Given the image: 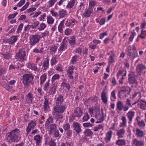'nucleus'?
I'll list each match as a JSON object with an SVG mask.
<instances>
[{
	"label": "nucleus",
	"mask_w": 146,
	"mask_h": 146,
	"mask_svg": "<svg viewBox=\"0 0 146 146\" xmlns=\"http://www.w3.org/2000/svg\"><path fill=\"white\" fill-rule=\"evenodd\" d=\"M49 82V80H48L46 82L45 84L44 85V87L43 88V90L44 91H46L48 89L50 85Z\"/></svg>",
	"instance_id": "5fc2aeb1"
},
{
	"label": "nucleus",
	"mask_w": 146,
	"mask_h": 146,
	"mask_svg": "<svg viewBox=\"0 0 146 146\" xmlns=\"http://www.w3.org/2000/svg\"><path fill=\"white\" fill-rule=\"evenodd\" d=\"M95 114V116H97L100 114V108L98 106H95L94 108V113Z\"/></svg>",
	"instance_id": "8fccbe9b"
},
{
	"label": "nucleus",
	"mask_w": 146,
	"mask_h": 146,
	"mask_svg": "<svg viewBox=\"0 0 146 146\" xmlns=\"http://www.w3.org/2000/svg\"><path fill=\"white\" fill-rule=\"evenodd\" d=\"M66 108L65 105L56 104L53 108L52 114L54 117L57 118L60 116V113H62L64 112Z\"/></svg>",
	"instance_id": "f03ea898"
},
{
	"label": "nucleus",
	"mask_w": 146,
	"mask_h": 146,
	"mask_svg": "<svg viewBox=\"0 0 146 146\" xmlns=\"http://www.w3.org/2000/svg\"><path fill=\"white\" fill-rule=\"evenodd\" d=\"M34 139L36 142V146H39L41 145L42 141V137L37 135L34 137Z\"/></svg>",
	"instance_id": "a211bd4d"
},
{
	"label": "nucleus",
	"mask_w": 146,
	"mask_h": 146,
	"mask_svg": "<svg viewBox=\"0 0 146 146\" xmlns=\"http://www.w3.org/2000/svg\"><path fill=\"white\" fill-rule=\"evenodd\" d=\"M126 116L128 120V123L131 124L135 116V112L132 110H130L126 113Z\"/></svg>",
	"instance_id": "9b49d317"
},
{
	"label": "nucleus",
	"mask_w": 146,
	"mask_h": 146,
	"mask_svg": "<svg viewBox=\"0 0 146 146\" xmlns=\"http://www.w3.org/2000/svg\"><path fill=\"white\" fill-rule=\"evenodd\" d=\"M56 2L53 0H49L46 3V6L47 8H49L52 7Z\"/></svg>",
	"instance_id": "a18cd8bd"
},
{
	"label": "nucleus",
	"mask_w": 146,
	"mask_h": 146,
	"mask_svg": "<svg viewBox=\"0 0 146 146\" xmlns=\"http://www.w3.org/2000/svg\"><path fill=\"white\" fill-rule=\"evenodd\" d=\"M146 68V66L142 64H138L136 67L137 72L139 75H141L142 71Z\"/></svg>",
	"instance_id": "6ab92c4d"
},
{
	"label": "nucleus",
	"mask_w": 146,
	"mask_h": 146,
	"mask_svg": "<svg viewBox=\"0 0 146 146\" xmlns=\"http://www.w3.org/2000/svg\"><path fill=\"white\" fill-rule=\"evenodd\" d=\"M50 12L53 17H57L58 16V14L54 10L52 9L50 10Z\"/></svg>",
	"instance_id": "774afa93"
},
{
	"label": "nucleus",
	"mask_w": 146,
	"mask_h": 146,
	"mask_svg": "<svg viewBox=\"0 0 146 146\" xmlns=\"http://www.w3.org/2000/svg\"><path fill=\"white\" fill-rule=\"evenodd\" d=\"M90 117L88 113L86 112L84 113V115L82 118V122L86 121H88Z\"/></svg>",
	"instance_id": "864d4df0"
},
{
	"label": "nucleus",
	"mask_w": 146,
	"mask_h": 146,
	"mask_svg": "<svg viewBox=\"0 0 146 146\" xmlns=\"http://www.w3.org/2000/svg\"><path fill=\"white\" fill-rule=\"evenodd\" d=\"M72 131L70 129L67 131L66 132L67 138L69 139L72 135Z\"/></svg>",
	"instance_id": "0e129e2a"
},
{
	"label": "nucleus",
	"mask_w": 146,
	"mask_h": 146,
	"mask_svg": "<svg viewBox=\"0 0 146 146\" xmlns=\"http://www.w3.org/2000/svg\"><path fill=\"white\" fill-rule=\"evenodd\" d=\"M116 110L120 111L123 110L124 111H127L129 109V107L127 105L124 106L123 103L121 101H119L116 104Z\"/></svg>",
	"instance_id": "0eeeda50"
},
{
	"label": "nucleus",
	"mask_w": 146,
	"mask_h": 146,
	"mask_svg": "<svg viewBox=\"0 0 146 146\" xmlns=\"http://www.w3.org/2000/svg\"><path fill=\"white\" fill-rule=\"evenodd\" d=\"M34 97L31 93H29L25 97L27 103L31 104L33 102Z\"/></svg>",
	"instance_id": "b1692460"
},
{
	"label": "nucleus",
	"mask_w": 146,
	"mask_h": 146,
	"mask_svg": "<svg viewBox=\"0 0 146 146\" xmlns=\"http://www.w3.org/2000/svg\"><path fill=\"white\" fill-rule=\"evenodd\" d=\"M72 127L73 129V133L74 135H77L82 131V127L77 122L73 123Z\"/></svg>",
	"instance_id": "39448f33"
},
{
	"label": "nucleus",
	"mask_w": 146,
	"mask_h": 146,
	"mask_svg": "<svg viewBox=\"0 0 146 146\" xmlns=\"http://www.w3.org/2000/svg\"><path fill=\"white\" fill-rule=\"evenodd\" d=\"M78 9L81 12H82L83 11L84 9V5L83 2H81L80 3Z\"/></svg>",
	"instance_id": "6e6d98bb"
},
{
	"label": "nucleus",
	"mask_w": 146,
	"mask_h": 146,
	"mask_svg": "<svg viewBox=\"0 0 146 146\" xmlns=\"http://www.w3.org/2000/svg\"><path fill=\"white\" fill-rule=\"evenodd\" d=\"M7 72V70L3 66H0V76H3Z\"/></svg>",
	"instance_id": "37998d69"
},
{
	"label": "nucleus",
	"mask_w": 146,
	"mask_h": 146,
	"mask_svg": "<svg viewBox=\"0 0 146 146\" xmlns=\"http://www.w3.org/2000/svg\"><path fill=\"white\" fill-rule=\"evenodd\" d=\"M30 43L31 45L33 46L38 42L40 38L37 37H30Z\"/></svg>",
	"instance_id": "f704fd0d"
},
{
	"label": "nucleus",
	"mask_w": 146,
	"mask_h": 146,
	"mask_svg": "<svg viewBox=\"0 0 146 146\" xmlns=\"http://www.w3.org/2000/svg\"><path fill=\"white\" fill-rule=\"evenodd\" d=\"M63 102V96L61 95H59L56 100V104L61 105Z\"/></svg>",
	"instance_id": "4c0bfd02"
},
{
	"label": "nucleus",
	"mask_w": 146,
	"mask_h": 146,
	"mask_svg": "<svg viewBox=\"0 0 146 146\" xmlns=\"http://www.w3.org/2000/svg\"><path fill=\"white\" fill-rule=\"evenodd\" d=\"M20 131L17 129H15L7 134L5 140L7 142L10 143L17 142L21 139L20 135Z\"/></svg>",
	"instance_id": "f257e3e1"
},
{
	"label": "nucleus",
	"mask_w": 146,
	"mask_h": 146,
	"mask_svg": "<svg viewBox=\"0 0 146 146\" xmlns=\"http://www.w3.org/2000/svg\"><path fill=\"white\" fill-rule=\"evenodd\" d=\"M57 47L56 46H53L50 48V53L52 54H53L55 53L57 49Z\"/></svg>",
	"instance_id": "e2e57ef3"
},
{
	"label": "nucleus",
	"mask_w": 146,
	"mask_h": 146,
	"mask_svg": "<svg viewBox=\"0 0 146 146\" xmlns=\"http://www.w3.org/2000/svg\"><path fill=\"white\" fill-rule=\"evenodd\" d=\"M53 118L52 116L51 115H49L48 118L46 121V123L49 124L50 122L53 123Z\"/></svg>",
	"instance_id": "680f3d73"
},
{
	"label": "nucleus",
	"mask_w": 146,
	"mask_h": 146,
	"mask_svg": "<svg viewBox=\"0 0 146 146\" xmlns=\"http://www.w3.org/2000/svg\"><path fill=\"white\" fill-rule=\"evenodd\" d=\"M108 98V96L106 93L104 91H102L101 93V99L104 104H107Z\"/></svg>",
	"instance_id": "aec40b11"
},
{
	"label": "nucleus",
	"mask_w": 146,
	"mask_h": 146,
	"mask_svg": "<svg viewBox=\"0 0 146 146\" xmlns=\"http://www.w3.org/2000/svg\"><path fill=\"white\" fill-rule=\"evenodd\" d=\"M65 19L63 20L59 24L58 28L59 31V33H62V32L63 29L64 27V24Z\"/></svg>",
	"instance_id": "473e14b6"
},
{
	"label": "nucleus",
	"mask_w": 146,
	"mask_h": 146,
	"mask_svg": "<svg viewBox=\"0 0 146 146\" xmlns=\"http://www.w3.org/2000/svg\"><path fill=\"white\" fill-rule=\"evenodd\" d=\"M46 25L44 23H42L38 26V29L40 31L43 30L46 27Z\"/></svg>",
	"instance_id": "603ef678"
},
{
	"label": "nucleus",
	"mask_w": 146,
	"mask_h": 146,
	"mask_svg": "<svg viewBox=\"0 0 146 146\" xmlns=\"http://www.w3.org/2000/svg\"><path fill=\"white\" fill-rule=\"evenodd\" d=\"M141 94L139 92H136L132 96L133 98H136L137 100H139L141 98Z\"/></svg>",
	"instance_id": "69168bd1"
},
{
	"label": "nucleus",
	"mask_w": 146,
	"mask_h": 146,
	"mask_svg": "<svg viewBox=\"0 0 146 146\" xmlns=\"http://www.w3.org/2000/svg\"><path fill=\"white\" fill-rule=\"evenodd\" d=\"M95 5V2L94 1H91L89 2L88 8L93 9Z\"/></svg>",
	"instance_id": "052dcab7"
},
{
	"label": "nucleus",
	"mask_w": 146,
	"mask_h": 146,
	"mask_svg": "<svg viewBox=\"0 0 146 146\" xmlns=\"http://www.w3.org/2000/svg\"><path fill=\"white\" fill-rule=\"evenodd\" d=\"M113 133V131L111 130H109L106 133L104 140L106 143H108L110 141Z\"/></svg>",
	"instance_id": "4468645a"
},
{
	"label": "nucleus",
	"mask_w": 146,
	"mask_h": 146,
	"mask_svg": "<svg viewBox=\"0 0 146 146\" xmlns=\"http://www.w3.org/2000/svg\"><path fill=\"white\" fill-rule=\"evenodd\" d=\"M115 92V91L114 90L111 92L110 99L112 101H115L116 99Z\"/></svg>",
	"instance_id": "3c124183"
},
{
	"label": "nucleus",
	"mask_w": 146,
	"mask_h": 146,
	"mask_svg": "<svg viewBox=\"0 0 146 146\" xmlns=\"http://www.w3.org/2000/svg\"><path fill=\"white\" fill-rule=\"evenodd\" d=\"M84 134L87 136H90L92 135L93 134V132L91 129H86L84 132Z\"/></svg>",
	"instance_id": "09e8293b"
},
{
	"label": "nucleus",
	"mask_w": 146,
	"mask_h": 146,
	"mask_svg": "<svg viewBox=\"0 0 146 146\" xmlns=\"http://www.w3.org/2000/svg\"><path fill=\"white\" fill-rule=\"evenodd\" d=\"M56 127V125L55 124H52L50 125L49 126V130L48 131L49 134L50 135L52 134L54 131L57 129Z\"/></svg>",
	"instance_id": "7c9ffc66"
},
{
	"label": "nucleus",
	"mask_w": 146,
	"mask_h": 146,
	"mask_svg": "<svg viewBox=\"0 0 146 146\" xmlns=\"http://www.w3.org/2000/svg\"><path fill=\"white\" fill-rule=\"evenodd\" d=\"M49 105L48 99L47 98H45L43 104V109L45 112L47 111L49 109Z\"/></svg>",
	"instance_id": "c85d7f7f"
},
{
	"label": "nucleus",
	"mask_w": 146,
	"mask_h": 146,
	"mask_svg": "<svg viewBox=\"0 0 146 146\" xmlns=\"http://www.w3.org/2000/svg\"><path fill=\"white\" fill-rule=\"evenodd\" d=\"M125 133V129L123 128L117 131L116 135L118 138H123L124 137Z\"/></svg>",
	"instance_id": "f3484780"
},
{
	"label": "nucleus",
	"mask_w": 146,
	"mask_h": 146,
	"mask_svg": "<svg viewBox=\"0 0 146 146\" xmlns=\"http://www.w3.org/2000/svg\"><path fill=\"white\" fill-rule=\"evenodd\" d=\"M58 58L56 55H54L52 57L51 59V65L54 66L58 62Z\"/></svg>",
	"instance_id": "79ce46f5"
},
{
	"label": "nucleus",
	"mask_w": 146,
	"mask_h": 146,
	"mask_svg": "<svg viewBox=\"0 0 146 146\" xmlns=\"http://www.w3.org/2000/svg\"><path fill=\"white\" fill-rule=\"evenodd\" d=\"M77 23V22L75 20H69L66 21L65 25L69 27H72L74 26L76 23Z\"/></svg>",
	"instance_id": "bb28decb"
},
{
	"label": "nucleus",
	"mask_w": 146,
	"mask_h": 146,
	"mask_svg": "<svg viewBox=\"0 0 146 146\" xmlns=\"http://www.w3.org/2000/svg\"><path fill=\"white\" fill-rule=\"evenodd\" d=\"M60 78V76L58 74H54L52 76L51 79V82L52 84H54V83L56 84L55 82L56 81L59 80Z\"/></svg>",
	"instance_id": "c756f323"
},
{
	"label": "nucleus",
	"mask_w": 146,
	"mask_h": 146,
	"mask_svg": "<svg viewBox=\"0 0 146 146\" xmlns=\"http://www.w3.org/2000/svg\"><path fill=\"white\" fill-rule=\"evenodd\" d=\"M95 117L97 119L96 121V123H101L104 120L103 114L102 115L99 114L97 116H95Z\"/></svg>",
	"instance_id": "e433bc0d"
},
{
	"label": "nucleus",
	"mask_w": 146,
	"mask_h": 146,
	"mask_svg": "<svg viewBox=\"0 0 146 146\" xmlns=\"http://www.w3.org/2000/svg\"><path fill=\"white\" fill-rule=\"evenodd\" d=\"M121 88L125 90H121L119 92L118 95L119 97L122 98L128 96L130 91V88L128 86H124Z\"/></svg>",
	"instance_id": "20e7f679"
},
{
	"label": "nucleus",
	"mask_w": 146,
	"mask_h": 146,
	"mask_svg": "<svg viewBox=\"0 0 146 146\" xmlns=\"http://www.w3.org/2000/svg\"><path fill=\"white\" fill-rule=\"evenodd\" d=\"M122 122L119 123V126L120 127L124 128L127 127V119L125 116H122L121 119Z\"/></svg>",
	"instance_id": "5701e85b"
},
{
	"label": "nucleus",
	"mask_w": 146,
	"mask_h": 146,
	"mask_svg": "<svg viewBox=\"0 0 146 146\" xmlns=\"http://www.w3.org/2000/svg\"><path fill=\"white\" fill-rule=\"evenodd\" d=\"M26 66L28 68L36 72L38 70L37 64L30 62L27 64Z\"/></svg>",
	"instance_id": "ddd939ff"
},
{
	"label": "nucleus",
	"mask_w": 146,
	"mask_h": 146,
	"mask_svg": "<svg viewBox=\"0 0 146 146\" xmlns=\"http://www.w3.org/2000/svg\"><path fill=\"white\" fill-rule=\"evenodd\" d=\"M136 135L137 137H142L144 136V133L143 131L137 128L136 130Z\"/></svg>",
	"instance_id": "de8ad7c7"
},
{
	"label": "nucleus",
	"mask_w": 146,
	"mask_h": 146,
	"mask_svg": "<svg viewBox=\"0 0 146 146\" xmlns=\"http://www.w3.org/2000/svg\"><path fill=\"white\" fill-rule=\"evenodd\" d=\"M47 22L48 25L52 24L54 22V19L51 16L47 17Z\"/></svg>",
	"instance_id": "49530a36"
},
{
	"label": "nucleus",
	"mask_w": 146,
	"mask_h": 146,
	"mask_svg": "<svg viewBox=\"0 0 146 146\" xmlns=\"http://www.w3.org/2000/svg\"><path fill=\"white\" fill-rule=\"evenodd\" d=\"M36 125V123L33 121H31L28 124L27 127L26 129L27 134H28L31 131V129H34Z\"/></svg>",
	"instance_id": "f8f14e48"
},
{
	"label": "nucleus",
	"mask_w": 146,
	"mask_h": 146,
	"mask_svg": "<svg viewBox=\"0 0 146 146\" xmlns=\"http://www.w3.org/2000/svg\"><path fill=\"white\" fill-rule=\"evenodd\" d=\"M57 87V84L55 83L53 84L52 86L51 87L49 90L48 91V93L50 95H53L55 94L56 93V88Z\"/></svg>",
	"instance_id": "412c9836"
},
{
	"label": "nucleus",
	"mask_w": 146,
	"mask_h": 146,
	"mask_svg": "<svg viewBox=\"0 0 146 146\" xmlns=\"http://www.w3.org/2000/svg\"><path fill=\"white\" fill-rule=\"evenodd\" d=\"M26 52L24 49L19 50L18 53L16 54V58L21 62L25 59Z\"/></svg>",
	"instance_id": "423d86ee"
},
{
	"label": "nucleus",
	"mask_w": 146,
	"mask_h": 146,
	"mask_svg": "<svg viewBox=\"0 0 146 146\" xmlns=\"http://www.w3.org/2000/svg\"><path fill=\"white\" fill-rule=\"evenodd\" d=\"M78 57L77 55H74L73 56L72 58V59L70 61V63L72 64H75L76 62V60Z\"/></svg>",
	"instance_id": "bf43d9fd"
},
{
	"label": "nucleus",
	"mask_w": 146,
	"mask_h": 146,
	"mask_svg": "<svg viewBox=\"0 0 146 146\" xmlns=\"http://www.w3.org/2000/svg\"><path fill=\"white\" fill-rule=\"evenodd\" d=\"M58 12V16L60 18L64 17L66 14V11L63 9L59 11Z\"/></svg>",
	"instance_id": "c03bdc74"
},
{
	"label": "nucleus",
	"mask_w": 146,
	"mask_h": 146,
	"mask_svg": "<svg viewBox=\"0 0 146 146\" xmlns=\"http://www.w3.org/2000/svg\"><path fill=\"white\" fill-rule=\"evenodd\" d=\"M17 37H10L9 38H5L4 39V41L6 43H9L13 44L17 40Z\"/></svg>",
	"instance_id": "4be33fe9"
},
{
	"label": "nucleus",
	"mask_w": 146,
	"mask_h": 146,
	"mask_svg": "<svg viewBox=\"0 0 146 146\" xmlns=\"http://www.w3.org/2000/svg\"><path fill=\"white\" fill-rule=\"evenodd\" d=\"M66 38V37L64 38L63 40V41L60 44V47L58 49L59 51L60 52L63 50H64L67 48V46L66 42H65V40Z\"/></svg>",
	"instance_id": "a878e982"
},
{
	"label": "nucleus",
	"mask_w": 146,
	"mask_h": 146,
	"mask_svg": "<svg viewBox=\"0 0 146 146\" xmlns=\"http://www.w3.org/2000/svg\"><path fill=\"white\" fill-rule=\"evenodd\" d=\"M126 143L125 140L123 139H118L115 142V144L118 146H125Z\"/></svg>",
	"instance_id": "72a5a7b5"
},
{
	"label": "nucleus",
	"mask_w": 146,
	"mask_h": 146,
	"mask_svg": "<svg viewBox=\"0 0 146 146\" xmlns=\"http://www.w3.org/2000/svg\"><path fill=\"white\" fill-rule=\"evenodd\" d=\"M133 146H144V142L140 141L136 138L133 139L131 143Z\"/></svg>",
	"instance_id": "2eb2a0df"
},
{
	"label": "nucleus",
	"mask_w": 146,
	"mask_h": 146,
	"mask_svg": "<svg viewBox=\"0 0 146 146\" xmlns=\"http://www.w3.org/2000/svg\"><path fill=\"white\" fill-rule=\"evenodd\" d=\"M76 3L75 0H70L68 2V4L66 5V8L68 9H71L74 6Z\"/></svg>",
	"instance_id": "a19ab883"
},
{
	"label": "nucleus",
	"mask_w": 146,
	"mask_h": 146,
	"mask_svg": "<svg viewBox=\"0 0 146 146\" xmlns=\"http://www.w3.org/2000/svg\"><path fill=\"white\" fill-rule=\"evenodd\" d=\"M65 35L67 36H68L72 33V30L70 29H67L64 31Z\"/></svg>",
	"instance_id": "338daca9"
},
{
	"label": "nucleus",
	"mask_w": 146,
	"mask_h": 146,
	"mask_svg": "<svg viewBox=\"0 0 146 146\" xmlns=\"http://www.w3.org/2000/svg\"><path fill=\"white\" fill-rule=\"evenodd\" d=\"M74 113L76 117H80L83 114L81 109L78 107L76 108L74 110Z\"/></svg>",
	"instance_id": "393cba45"
},
{
	"label": "nucleus",
	"mask_w": 146,
	"mask_h": 146,
	"mask_svg": "<svg viewBox=\"0 0 146 146\" xmlns=\"http://www.w3.org/2000/svg\"><path fill=\"white\" fill-rule=\"evenodd\" d=\"M3 88H5L9 92L14 93L15 92V90L13 89V87L12 86H10L8 84H6L3 86Z\"/></svg>",
	"instance_id": "ea45409f"
},
{
	"label": "nucleus",
	"mask_w": 146,
	"mask_h": 146,
	"mask_svg": "<svg viewBox=\"0 0 146 146\" xmlns=\"http://www.w3.org/2000/svg\"><path fill=\"white\" fill-rule=\"evenodd\" d=\"M63 127L64 131H66L70 130V125L68 123H66L63 125Z\"/></svg>",
	"instance_id": "13d9d810"
},
{
	"label": "nucleus",
	"mask_w": 146,
	"mask_h": 146,
	"mask_svg": "<svg viewBox=\"0 0 146 146\" xmlns=\"http://www.w3.org/2000/svg\"><path fill=\"white\" fill-rule=\"evenodd\" d=\"M49 61L47 59H46L43 62L42 67L43 68V70L44 72L45 71L49 68Z\"/></svg>",
	"instance_id": "2f4dec72"
},
{
	"label": "nucleus",
	"mask_w": 146,
	"mask_h": 146,
	"mask_svg": "<svg viewBox=\"0 0 146 146\" xmlns=\"http://www.w3.org/2000/svg\"><path fill=\"white\" fill-rule=\"evenodd\" d=\"M128 82L130 84L137 85L138 83L137 80L136 78V76L133 75L132 73H130L128 74Z\"/></svg>",
	"instance_id": "9d476101"
},
{
	"label": "nucleus",
	"mask_w": 146,
	"mask_h": 146,
	"mask_svg": "<svg viewBox=\"0 0 146 146\" xmlns=\"http://www.w3.org/2000/svg\"><path fill=\"white\" fill-rule=\"evenodd\" d=\"M93 11V9H91L90 8L88 9L84 13V16L88 17H89L91 15V13H92Z\"/></svg>",
	"instance_id": "58836bf2"
},
{
	"label": "nucleus",
	"mask_w": 146,
	"mask_h": 146,
	"mask_svg": "<svg viewBox=\"0 0 146 146\" xmlns=\"http://www.w3.org/2000/svg\"><path fill=\"white\" fill-rule=\"evenodd\" d=\"M127 50L128 51V55L130 58H132L134 59L137 56L138 54L136 51H135L133 52H132L129 51L131 50H135L136 48L135 46H133L132 47L130 46L128 47Z\"/></svg>",
	"instance_id": "1a4fd4ad"
},
{
	"label": "nucleus",
	"mask_w": 146,
	"mask_h": 146,
	"mask_svg": "<svg viewBox=\"0 0 146 146\" xmlns=\"http://www.w3.org/2000/svg\"><path fill=\"white\" fill-rule=\"evenodd\" d=\"M60 146H74L73 143L71 142L66 141L61 143Z\"/></svg>",
	"instance_id": "4d7b16f0"
},
{
	"label": "nucleus",
	"mask_w": 146,
	"mask_h": 146,
	"mask_svg": "<svg viewBox=\"0 0 146 146\" xmlns=\"http://www.w3.org/2000/svg\"><path fill=\"white\" fill-rule=\"evenodd\" d=\"M75 68H76L74 66L70 65L69 66L67 69V76L70 79H72L74 77L73 76L74 70Z\"/></svg>",
	"instance_id": "6e6552de"
},
{
	"label": "nucleus",
	"mask_w": 146,
	"mask_h": 146,
	"mask_svg": "<svg viewBox=\"0 0 146 146\" xmlns=\"http://www.w3.org/2000/svg\"><path fill=\"white\" fill-rule=\"evenodd\" d=\"M33 76L31 74H25L23 76V83L25 86H29L31 85H33L34 82Z\"/></svg>",
	"instance_id": "7ed1b4c3"
},
{
	"label": "nucleus",
	"mask_w": 146,
	"mask_h": 146,
	"mask_svg": "<svg viewBox=\"0 0 146 146\" xmlns=\"http://www.w3.org/2000/svg\"><path fill=\"white\" fill-rule=\"evenodd\" d=\"M47 78V75L45 73H44L40 77V84L41 87H42L43 84Z\"/></svg>",
	"instance_id": "c9c22d12"
},
{
	"label": "nucleus",
	"mask_w": 146,
	"mask_h": 146,
	"mask_svg": "<svg viewBox=\"0 0 146 146\" xmlns=\"http://www.w3.org/2000/svg\"><path fill=\"white\" fill-rule=\"evenodd\" d=\"M110 56L108 58V64L110 66L112 63L115 62V60L114 58L115 57V54L112 51H110L108 54Z\"/></svg>",
	"instance_id": "dca6fc26"
},
{
	"label": "nucleus",
	"mask_w": 146,
	"mask_h": 146,
	"mask_svg": "<svg viewBox=\"0 0 146 146\" xmlns=\"http://www.w3.org/2000/svg\"><path fill=\"white\" fill-rule=\"evenodd\" d=\"M138 107L142 110L146 109V102L142 100H141L137 102Z\"/></svg>",
	"instance_id": "cd10ccee"
}]
</instances>
